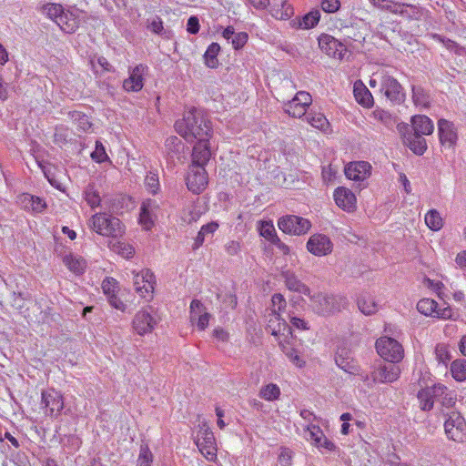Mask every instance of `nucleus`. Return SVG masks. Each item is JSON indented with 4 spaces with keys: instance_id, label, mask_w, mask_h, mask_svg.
I'll return each mask as SVG.
<instances>
[{
    "instance_id": "f257e3e1",
    "label": "nucleus",
    "mask_w": 466,
    "mask_h": 466,
    "mask_svg": "<svg viewBox=\"0 0 466 466\" xmlns=\"http://www.w3.org/2000/svg\"><path fill=\"white\" fill-rule=\"evenodd\" d=\"M177 132L187 142L209 140L212 135L210 121L205 113L197 108L187 111L184 117L175 123Z\"/></svg>"
},
{
    "instance_id": "f03ea898",
    "label": "nucleus",
    "mask_w": 466,
    "mask_h": 466,
    "mask_svg": "<svg viewBox=\"0 0 466 466\" xmlns=\"http://www.w3.org/2000/svg\"><path fill=\"white\" fill-rule=\"evenodd\" d=\"M310 306L319 315H329L346 308L347 299L339 295L317 292L310 297Z\"/></svg>"
},
{
    "instance_id": "7ed1b4c3",
    "label": "nucleus",
    "mask_w": 466,
    "mask_h": 466,
    "mask_svg": "<svg viewBox=\"0 0 466 466\" xmlns=\"http://www.w3.org/2000/svg\"><path fill=\"white\" fill-rule=\"evenodd\" d=\"M92 228L99 235L106 237H121L124 226L120 219L106 213H96L91 218Z\"/></svg>"
},
{
    "instance_id": "20e7f679",
    "label": "nucleus",
    "mask_w": 466,
    "mask_h": 466,
    "mask_svg": "<svg viewBox=\"0 0 466 466\" xmlns=\"http://www.w3.org/2000/svg\"><path fill=\"white\" fill-rule=\"evenodd\" d=\"M444 430L448 439L456 442L466 440V420L458 411H450L445 414Z\"/></svg>"
},
{
    "instance_id": "39448f33",
    "label": "nucleus",
    "mask_w": 466,
    "mask_h": 466,
    "mask_svg": "<svg viewBox=\"0 0 466 466\" xmlns=\"http://www.w3.org/2000/svg\"><path fill=\"white\" fill-rule=\"evenodd\" d=\"M378 354L388 362L398 363L403 359L404 350L396 339L390 337H382L376 341Z\"/></svg>"
},
{
    "instance_id": "423d86ee",
    "label": "nucleus",
    "mask_w": 466,
    "mask_h": 466,
    "mask_svg": "<svg viewBox=\"0 0 466 466\" xmlns=\"http://www.w3.org/2000/svg\"><path fill=\"white\" fill-rule=\"evenodd\" d=\"M278 226L286 234L299 236L309 230L311 223L302 217L287 215L279 219Z\"/></svg>"
},
{
    "instance_id": "0eeeda50",
    "label": "nucleus",
    "mask_w": 466,
    "mask_h": 466,
    "mask_svg": "<svg viewBox=\"0 0 466 466\" xmlns=\"http://www.w3.org/2000/svg\"><path fill=\"white\" fill-rule=\"evenodd\" d=\"M41 405L46 416L56 418L64 409V398L54 389L42 391Z\"/></svg>"
},
{
    "instance_id": "6e6552de",
    "label": "nucleus",
    "mask_w": 466,
    "mask_h": 466,
    "mask_svg": "<svg viewBox=\"0 0 466 466\" xmlns=\"http://www.w3.org/2000/svg\"><path fill=\"white\" fill-rule=\"evenodd\" d=\"M186 180L188 190L194 194H200L208 182L206 168L201 166H189Z\"/></svg>"
},
{
    "instance_id": "1a4fd4ad",
    "label": "nucleus",
    "mask_w": 466,
    "mask_h": 466,
    "mask_svg": "<svg viewBox=\"0 0 466 466\" xmlns=\"http://www.w3.org/2000/svg\"><path fill=\"white\" fill-rule=\"evenodd\" d=\"M311 96L305 91H299L288 103L285 104V112L292 117L306 116L307 107L311 105Z\"/></svg>"
},
{
    "instance_id": "9d476101",
    "label": "nucleus",
    "mask_w": 466,
    "mask_h": 466,
    "mask_svg": "<svg viewBox=\"0 0 466 466\" xmlns=\"http://www.w3.org/2000/svg\"><path fill=\"white\" fill-rule=\"evenodd\" d=\"M196 444L199 450V451L208 459L213 460L216 456V441L215 437L212 431L203 425L198 431Z\"/></svg>"
},
{
    "instance_id": "9b49d317",
    "label": "nucleus",
    "mask_w": 466,
    "mask_h": 466,
    "mask_svg": "<svg viewBox=\"0 0 466 466\" xmlns=\"http://www.w3.org/2000/svg\"><path fill=\"white\" fill-rule=\"evenodd\" d=\"M380 92L392 103L400 104L405 99L401 85L390 76H382Z\"/></svg>"
},
{
    "instance_id": "f8f14e48",
    "label": "nucleus",
    "mask_w": 466,
    "mask_h": 466,
    "mask_svg": "<svg viewBox=\"0 0 466 466\" xmlns=\"http://www.w3.org/2000/svg\"><path fill=\"white\" fill-rule=\"evenodd\" d=\"M133 283L136 291L140 297L146 298L154 291L155 276L149 269L142 270L134 276Z\"/></svg>"
},
{
    "instance_id": "ddd939ff",
    "label": "nucleus",
    "mask_w": 466,
    "mask_h": 466,
    "mask_svg": "<svg viewBox=\"0 0 466 466\" xmlns=\"http://www.w3.org/2000/svg\"><path fill=\"white\" fill-rule=\"evenodd\" d=\"M157 325L156 319L147 309L137 311L133 319L132 327L140 336L151 333Z\"/></svg>"
},
{
    "instance_id": "4468645a",
    "label": "nucleus",
    "mask_w": 466,
    "mask_h": 466,
    "mask_svg": "<svg viewBox=\"0 0 466 466\" xmlns=\"http://www.w3.org/2000/svg\"><path fill=\"white\" fill-rule=\"evenodd\" d=\"M335 362L345 372L352 375L359 374L360 367L350 349L346 347L338 348L335 353Z\"/></svg>"
},
{
    "instance_id": "2eb2a0df",
    "label": "nucleus",
    "mask_w": 466,
    "mask_h": 466,
    "mask_svg": "<svg viewBox=\"0 0 466 466\" xmlns=\"http://www.w3.org/2000/svg\"><path fill=\"white\" fill-rule=\"evenodd\" d=\"M332 242L323 234L312 235L307 242V249L315 256H325L332 251Z\"/></svg>"
},
{
    "instance_id": "dca6fc26",
    "label": "nucleus",
    "mask_w": 466,
    "mask_h": 466,
    "mask_svg": "<svg viewBox=\"0 0 466 466\" xmlns=\"http://www.w3.org/2000/svg\"><path fill=\"white\" fill-rule=\"evenodd\" d=\"M159 205L154 199H146L142 202L139 214V224L146 230H150L154 226V220L157 218L156 212Z\"/></svg>"
},
{
    "instance_id": "f3484780",
    "label": "nucleus",
    "mask_w": 466,
    "mask_h": 466,
    "mask_svg": "<svg viewBox=\"0 0 466 466\" xmlns=\"http://www.w3.org/2000/svg\"><path fill=\"white\" fill-rule=\"evenodd\" d=\"M438 132L440 142L443 147L451 148L455 146L458 136L454 124L447 119L438 121Z\"/></svg>"
},
{
    "instance_id": "a211bd4d",
    "label": "nucleus",
    "mask_w": 466,
    "mask_h": 466,
    "mask_svg": "<svg viewBox=\"0 0 466 466\" xmlns=\"http://www.w3.org/2000/svg\"><path fill=\"white\" fill-rule=\"evenodd\" d=\"M319 46L328 56L341 58L345 46L335 37L329 35H321L319 37Z\"/></svg>"
},
{
    "instance_id": "6ab92c4d",
    "label": "nucleus",
    "mask_w": 466,
    "mask_h": 466,
    "mask_svg": "<svg viewBox=\"0 0 466 466\" xmlns=\"http://www.w3.org/2000/svg\"><path fill=\"white\" fill-rule=\"evenodd\" d=\"M400 374V369L394 362L380 365L373 373L374 381L390 383L397 380Z\"/></svg>"
},
{
    "instance_id": "aec40b11",
    "label": "nucleus",
    "mask_w": 466,
    "mask_h": 466,
    "mask_svg": "<svg viewBox=\"0 0 466 466\" xmlns=\"http://www.w3.org/2000/svg\"><path fill=\"white\" fill-rule=\"evenodd\" d=\"M147 66L142 64L135 66L129 74V77L123 82V88L127 92H138L144 86V74L147 71Z\"/></svg>"
},
{
    "instance_id": "412c9836",
    "label": "nucleus",
    "mask_w": 466,
    "mask_h": 466,
    "mask_svg": "<svg viewBox=\"0 0 466 466\" xmlns=\"http://www.w3.org/2000/svg\"><path fill=\"white\" fill-rule=\"evenodd\" d=\"M371 166L366 161L351 162L345 167V175L349 179L363 181L370 175Z\"/></svg>"
},
{
    "instance_id": "4be33fe9",
    "label": "nucleus",
    "mask_w": 466,
    "mask_h": 466,
    "mask_svg": "<svg viewBox=\"0 0 466 466\" xmlns=\"http://www.w3.org/2000/svg\"><path fill=\"white\" fill-rule=\"evenodd\" d=\"M333 196L338 207L343 210L350 212L356 208V197L349 188L339 187L335 189Z\"/></svg>"
},
{
    "instance_id": "5701e85b",
    "label": "nucleus",
    "mask_w": 466,
    "mask_h": 466,
    "mask_svg": "<svg viewBox=\"0 0 466 466\" xmlns=\"http://www.w3.org/2000/svg\"><path fill=\"white\" fill-rule=\"evenodd\" d=\"M209 140L198 141L192 151V164L190 166H201L205 167L211 157Z\"/></svg>"
},
{
    "instance_id": "b1692460",
    "label": "nucleus",
    "mask_w": 466,
    "mask_h": 466,
    "mask_svg": "<svg viewBox=\"0 0 466 466\" xmlns=\"http://www.w3.org/2000/svg\"><path fill=\"white\" fill-rule=\"evenodd\" d=\"M269 12L273 17L279 20H287L293 15V7L286 0H271Z\"/></svg>"
},
{
    "instance_id": "393cba45",
    "label": "nucleus",
    "mask_w": 466,
    "mask_h": 466,
    "mask_svg": "<svg viewBox=\"0 0 466 466\" xmlns=\"http://www.w3.org/2000/svg\"><path fill=\"white\" fill-rule=\"evenodd\" d=\"M441 388L434 384L431 387H426L421 389L418 392V400L420 401V407L422 410H431L433 408L435 402V393H441Z\"/></svg>"
},
{
    "instance_id": "a878e982",
    "label": "nucleus",
    "mask_w": 466,
    "mask_h": 466,
    "mask_svg": "<svg viewBox=\"0 0 466 466\" xmlns=\"http://www.w3.org/2000/svg\"><path fill=\"white\" fill-rule=\"evenodd\" d=\"M287 329H289L286 321L280 318V313H279L276 309H271L270 313L268 315L266 329L270 332L271 335L279 337V335Z\"/></svg>"
},
{
    "instance_id": "bb28decb",
    "label": "nucleus",
    "mask_w": 466,
    "mask_h": 466,
    "mask_svg": "<svg viewBox=\"0 0 466 466\" xmlns=\"http://www.w3.org/2000/svg\"><path fill=\"white\" fill-rule=\"evenodd\" d=\"M413 133L420 136H428L433 132L434 126L430 117L424 115H417L411 118Z\"/></svg>"
},
{
    "instance_id": "cd10ccee",
    "label": "nucleus",
    "mask_w": 466,
    "mask_h": 466,
    "mask_svg": "<svg viewBox=\"0 0 466 466\" xmlns=\"http://www.w3.org/2000/svg\"><path fill=\"white\" fill-rule=\"evenodd\" d=\"M404 144L416 155L421 156L427 150V143L423 136L414 133L403 136Z\"/></svg>"
},
{
    "instance_id": "c85d7f7f",
    "label": "nucleus",
    "mask_w": 466,
    "mask_h": 466,
    "mask_svg": "<svg viewBox=\"0 0 466 466\" xmlns=\"http://www.w3.org/2000/svg\"><path fill=\"white\" fill-rule=\"evenodd\" d=\"M56 25L65 33L73 34L79 27V19L73 12L65 11L60 15Z\"/></svg>"
},
{
    "instance_id": "c756f323",
    "label": "nucleus",
    "mask_w": 466,
    "mask_h": 466,
    "mask_svg": "<svg viewBox=\"0 0 466 466\" xmlns=\"http://www.w3.org/2000/svg\"><path fill=\"white\" fill-rule=\"evenodd\" d=\"M353 94L356 101L364 107H370L373 105L372 95L361 81L355 82Z\"/></svg>"
},
{
    "instance_id": "7c9ffc66",
    "label": "nucleus",
    "mask_w": 466,
    "mask_h": 466,
    "mask_svg": "<svg viewBox=\"0 0 466 466\" xmlns=\"http://www.w3.org/2000/svg\"><path fill=\"white\" fill-rule=\"evenodd\" d=\"M320 13L318 10L310 11L301 18L292 21L294 27L309 29L314 27L319 21Z\"/></svg>"
},
{
    "instance_id": "2f4dec72",
    "label": "nucleus",
    "mask_w": 466,
    "mask_h": 466,
    "mask_svg": "<svg viewBox=\"0 0 466 466\" xmlns=\"http://www.w3.org/2000/svg\"><path fill=\"white\" fill-rule=\"evenodd\" d=\"M309 433L310 438L316 446L325 448L329 451H333L335 449V444L325 437L319 427L313 426L309 430Z\"/></svg>"
},
{
    "instance_id": "473e14b6",
    "label": "nucleus",
    "mask_w": 466,
    "mask_h": 466,
    "mask_svg": "<svg viewBox=\"0 0 466 466\" xmlns=\"http://www.w3.org/2000/svg\"><path fill=\"white\" fill-rule=\"evenodd\" d=\"M441 388V393H435V402H439L442 407L451 408L456 402V397L452 391L449 390L448 388L441 383L436 384Z\"/></svg>"
},
{
    "instance_id": "72a5a7b5",
    "label": "nucleus",
    "mask_w": 466,
    "mask_h": 466,
    "mask_svg": "<svg viewBox=\"0 0 466 466\" xmlns=\"http://www.w3.org/2000/svg\"><path fill=\"white\" fill-rule=\"evenodd\" d=\"M306 121L313 127L322 131H326L329 127L328 119L320 112H309L306 115Z\"/></svg>"
},
{
    "instance_id": "f704fd0d",
    "label": "nucleus",
    "mask_w": 466,
    "mask_h": 466,
    "mask_svg": "<svg viewBox=\"0 0 466 466\" xmlns=\"http://www.w3.org/2000/svg\"><path fill=\"white\" fill-rule=\"evenodd\" d=\"M218 228V224L217 222L208 223L200 228L197 237L195 238L194 244L192 248L194 250L198 249L205 241V237L208 235H212Z\"/></svg>"
},
{
    "instance_id": "c9c22d12",
    "label": "nucleus",
    "mask_w": 466,
    "mask_h": 466,
    "mask_svg": "<svg viewBox=\"0 0 466 466\" xmlns=\"http://www.w3.org/2000/svg\"><path fill=\"white\" fill-rule=\"evenodd\" d=\"M220 51V46L218 43H212L208 46L204 54L205 64L209 68H216L218 66V55Z\"/></svg>"
},
{
    "instance_id": "e433bc0d",
    "label": "nucleus",
    "mask_w": 466,
    "mask_h": 466,
    "mask_svg": "<svg viewBox=\"0 0 466 466\" xmlns=\"http://www.w3.org/2000/svg\"><path fill=\"white\" fill-rule=\"evenodd\" d=\"M412 99L416 106L423 108H427L431 105V96L421 86H412Z\"/></svg>"
},
{
    "instance_id": "4c0bfd02",
    "label": "nucleus",
    "mask_w": 466,
    "mask_h": 466,
    "mask_svg": "<svg viewBox=\"0 0 466 466\" xmlns=\"http://www.w3.org/2000/svg\"><path fill=\"white\" fill-rule=\"evenodd\" d=\"M438 303L431 299H422L417 303V309L425 316L435 317Z\"/></svg>"
},
{
    "instance_id": "58836bf2",
    "label": "nucleus",
    "mask_w": 466,
    "mask_h": 466,
    "mask_svg": "<svg viewBox=\"0 0 466 466\" xmlns=\"http://www.w3.org/2000/svg\"><path fill=\"white\" fill-rule=\"evenodd\" d=\"M451 372L458 381L466 380V360H455L451 365Z\"/></svg>"
},
{
    "instance_id": "ea45409f",
    "label": "nucleus",
    "mask_w": 466,
    "mask_h": 466,
    "mask_svg": "<svg viewBox=\"0 0 466 466\" xmlns=\"http://www.w3.org/2000/svg\"><path fill=\"white\" fill-rule=\"evenodd\" d=\"M358 307L360 310L365 315H371L378 309V306L374 299L370 296H361L358 299Z\"/></svg>"
},
{
    "instance_id": "a19ab883",
    "label": "nucleus",
    "mask_w": 466,
    "mask_h": 466,
    "mask_svg": "<svg viewBox=\"0 0 466 466\" xmlns=\"http://www.w3.org/2000/svg\"><path fill=\"white\" fill-rule=\"evenodd\" d=\"M425 223L435 231L441 229L443 225L442 218L436 209H431L425 215Z\"/></svg>"
},
{
    "instance_id": "79ce46f5",
    "label": "nucleus",
    "mask_w": 466,
    "mask_h": 466,
    "mask_svg": "<svg viewBox=\"0 0 466 466\" xmlns=\"http://www.w3.org/2000/svg\"><path fill=\"white\" fill-rule=\"evenodd\" d=\"M84 194L86 201L92 208H95L100 205L101 198L99 192L95 188V185L88 184L84 191Z\"/></svg>"
},
{
    "instance_id": "37998d69",
    "label": "nucleus",
    "mask_w": 466,
    "mask_h": 466,
    "mask_svg": "<svg viewBox=\"0 0 466 466\" xmlns=\"http://www.w3.org/2000/svg\"><path fill=\"white\" fill-rule=\"evenodd\" d=\"M280 395L279 388L273 383H269L260 390L259 396L266 400H275L279 399Z\"/></svg>"
},
{
    "instance_id": "c03bdc74",
    "label": "nucleus",
    "mask_w": 466,
    "mask_h": 466,
    "mask_svg": "<svg viewBox=\"0 0 466 466\" xmlns=\"http://www.w3.org/2000/svg\"><path fill=\"white\" fill-rule=\"evenodd\" d=\"M408 19H419L421 15V9L414 5L405 4L404 7L398 9V14Z\"/></svg>"
},
{
    "instance_id": "a18cd8bd",
    "label": "nucleus",
    "mask_w": 466,
    "mask_h": 466,
    "mask_svg": "<svg viewBox=\"0 0 466 466\" xmlns=\"http://www.w3.org/2000/svg\"><path fill=\"white\" fill-rule=\"evenodd\" d=\"M153 455L147 445H141L137 466H151Z\"/></svg>"
},
{
    "instance_id": "49530a36",
    "label": "nucleus",
    "mask_w": 466,
    "mask_h": 466,
    "mask_svg": "<svg viewBox=\"0 0 466 466\" xmlns=\"http://www.w3.org/2000/svg\"><path fill=\"white\" fill-rule=\"evenodd\" d=\"M66 267L76 274H80L84 271L85 263L83 260L77 259L72 256H66L64 258Z\"/></svg>"
},
{
    "instance_id": "de8ad7c7",
    "label": "nucleus",
    "mask_w": 466,
    "mask_h": 466,
    "mask_svg": "<svg viewBox=\"0 0 466 466\" xmlns=\"http://www.w3.org/2000/svg\"><path fill=\"white\" fill-rule=\"evenodd\" d=\"M259 230H260V235L263 238H265L266 239H268V241H270L271 243L274 242L275 238H279L276 234L275 228L271 222H267V221L261 222Z\"/></svg>"
},
{
    "instance_id": "09e8293b",
    "label": "nucleus",
    "mask_w": 466,
    "mask_h": 466,
    "mask_svg": "<svg viewBox=\"0 0 466 466\" xmlns=\"http://www.w3.org/2000/svg\"><path fill=\"white\" fill-rule=\"evenodd\" d=\"M147 29H149L154 34L163 35L166 38H168L169 31L164 29L163 22L159 17H155L148 25Z\"/></svg>"
},
{
    "instance_id": "8fccbe9b",
    "label": "nucleus",
    "mask_w": 466,
    "mask_h": 466,
    "mask_svg": "<svg viewBox=\"0 0 466 466\" xmlns=\"http://www.w3.org/2000/svg\"><path fill=\"white\" fill-rule=\"evenodd\" d=\"M44 10L47 16L54 20L56 24L60 15H63L65 12L62 5L56 4H48L44 7Z\"/></svg>"
},
{
    "instance_id": "3c124183",
    "label": "nucleus",
    "mask_w": 466,
    "mask_h": 466,
    "mask_svg": "<svg viewBox=\"0 0 466 466\" xmlns=\"http://www.w3.org/2000/svg\"><path fill=\"white\" fill-rule=\"evenodd\" d=\"M112 249L127 258H131L135 252L134 248L130 245L120 241L113 244Z\"/></svg>"
},
{
    "instance_id": "603ef678",
    "label": "nucleus",
    "mask_w": 466,
    "mask_h": 466,
    "mask_svg": "<svg viewBox=\"0 0 466 466\" xmlns=\"http://www.w3.org/2000/svg\"><path fill=\"white\" fill-rule=\"evenodd\" d=\"M435 354L439 362L443 364H447L451 359L448 346L445 344H438L435 349Z\"/></svg>"
},
{
    "instance_id": "864d4df0",
    "label": "nucleus",
    "mask_w": 466,
    "mask_h": 466,
    "mask_svg": "<svg viewBox=\"0 0 466 466\" xmlns=\"http://www.w3.org/2000/svg\"><path fill=\"white\" fill-rule=\"evenodd\" d=\"M206 307L198 299H193L190 303V320L194 324L198 319V314H202Z\"/></svg>"
},
{
    "instance_id": "5fc2aeb1",
    "label": "nucleus",
    "mask_w": 466,
    "mask_h": 466,
    "mask_svg": "<svg viewBox=\"0 0 466 466\" xmlns=\"http://www.w3.org/2000/svg\"><path fill=\"white\" fill-rule=\"evenodd\" d=\"M145 185L150 193L156 194L159 188L158 176L156 173L149 172L146 176Z\"/></svg>"
},
{
    "instance_id": "6e6d98bb",
    "label": "nucleus",
    "mask_w": 466,
    "mask_h": 466,
    "mask_svg": "<svg viewBox=\"0 0 466 466\" xmlns=\"http://www.w3.org/2000/svg\"><path fill=\"white\" fill-rule=\"evenodd\" d=\"M102 289L106 297L117 293L118 282L114 278H106L102 282Z\"/></svg>"
},
{
    "instance_id": "4d7b16f0",
    "label": "nucleus",
    "mask_w": 466,
    "mask_h": 466,
    "mask_svg": "<svg viewBox=\"0 0 466 466\" xmlns=\"http://www.w3.org/2000/svg\"><path fill=\"white\" fill-rule=\"evenodd\" d=\"M91 157L97 163H102L108 159L103 144L99 141L96 142V148L91 154Z\"/></svg>"
},
{
    "instance_id": "13d9d810",
    "label": "nucleus",
    "mask_w": 466,
    "mask_h": 466,
    "mask_svg": "<svg viewBox=\"0 0 466 466\" xmlns=\"http://www.w3.org/2000/svg\"><path fill=\"white\" fill-rule=\"evenodd\" d=\"M279 462L281 466H291L292 451L289 448H281L279 455Z\"/></svg>"
},
{
    "instance_id": "bf43d9fd",
    "label": "nucleus",
    "mask_w": 466,
    "mask_h": 466,
    "mask_svg": "<svg viewBox=\"0 0 466 466\" xmlns=\"http://www.w3.org/2000/svg\"><path fill=\"white\" fill-rule=\"evenodd\" d=\"M18 203L25 210L32 211L34 196L28 193H24L18 197Z\"/></svg>"
},
{
    "instance_id": "052dcab7",
    "label": "nucleus",
    "mask_w": 466,
    "mask_h": 466,
    "mask_svg": "<svg viewBox=\"0 0 466 466\" xmlns=\"http://www.w3.org/2000/svg\"><path fill=\"white\" fill-rule=\"evenodd\" d=\"M339 7V0H323L321 2V8L326 13H335Z\"/></svg>"
},
{
    "instance_id": "680f3d73",
    "label": "nucleus",
    "mask_w": 466,
    "mask_h": 466,
    "mask_svg": "<svg viewBox=\"0 0 466 466\" xmlns=\"http://www.w3.org/2000/svg\"><path fill=\"white\" fill-rule=\"evenodd\" d=\"M248 34L245 32L235 33L232 38V45L235 49H239L244 46L248 41Z\"/></svg>"
},
{
    "instance_id": "e2e57ef3",
    "label": "nucleus",
    "mask_w": 466,
    "mask_h": 466,
    "mask_svg": "<svg viewBox=\"0 0 466 466\" xmlns=\"http://www.w3.org/2000/svg\"><path fill=\"white\" fill-rule=\"evenodd\" d=\"M405 3L395 2L394 0H385L384 5L382 6V11H387L391 14H398V9L400 7H404Z\"/></svg>"
},
{
    "instance_id": "0e129e2a",
    "label": "nucleus",
    "mask_w": 466,
    "mask_h": 466,
    "mask_svg": "<svg viewBox=\"0 0 466 466\" xmlns=\"http://www.w3.org/2000/svg\"><path fill=\"white\" fill-rule=\"evenodd\" d=\"M286 356L299 368H302L305 365V361L300 358L298 350L294 348H292Z\"/></svg>"
},
{
    "instance_id": "69168bd1",
    "label": "nucleus",
    "mask_w": 466,
    "mask_h": 466,
    "mask_svg": "<svg viewBox=\"0 0 466 466\" xmlns=\"http://www.w3.org/2000/svg\"><path fill=\"white\" fill-rule=\"evenodd\" d=\"M107 300L110 306H112L113 308L119 309L123 312L126 310V304L116 296V293L108 296Z\"/></svg>"
},
{
    "instance_id": "338daca9",
    "label": "nucleus",
    "mask_w": 466,
    "mask_h": 466,
    "mask_svg": "<svg viewBox=\"0 0 466 466\" xmlns=\"http://www.w3.org/2000/svg\"><path fill=\"white\" fill-rule=\"evenodd\" d=\"M210 318L211 315L207 312V309L202 314H198V319L195 321L198 329L199 330H204L208 326Z\"/></svg>"
},
{
    "instance_id": "774afa93",
    "label": "nucleus",
    "mask_w": 466,
    "mask_h": 466,
    "mask_svg": "<svg viewBox=\"0 0 466 466\" xmlns=\"http://www.w3.org/2000/svg\"><path fill=\"white\" fill-rule=\"evenodd\" d=\"M187 30L190 34H197L199 31V21L198 18L195 15L190 16L187 19Z\"/></svg>"
}]
</instances>
